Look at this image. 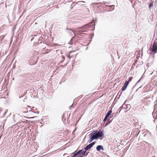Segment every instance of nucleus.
Masks as SVG:
<instances>
[{
    "instance_id": "a211bd4d",
    "label": "nucleus",
    "mask_w": 157,
    "mask_h": 157,
    "mask_svg": "<svg viewBox=\"0 0 157 157\" xmlns=\"http://www.w3.org/2000/svg\"><path fill=\"white\" fill-rule=\"evenodd\" d=\"M50 51H51L50 49H47L46 50V52L45 53H48Z\"/></svg>"
},
{
    "instance_id": "4468645a",
    "label": "nucleus",
    "mask_w": 157,
    "mask_h": 157,
    "mask_svg": "<svg viewBox=\"0 0 157 157\" xmlns=\"http://www.w3.org/2000/svg\"><path fill=\"white\" fill-rule=\"evenodd\" d=\"M132 77H129L128 78V81L129 82H131L132 80Z\"/></svg>"
},
{
    "instance_id": "5701e85b",
    "label": "nucleus",
    "mask_w": 157,
    "mask_h": 157,
    "mask_svg": "<svg viewBox=\"0 0 157 157\" xmlns=\"http://www.w3.org/2000/svg\"><path fill=\"white\" fill-rule=\"evenodd\" d=\"M80 2H82V3H85V2H84V1H79V2H78L77 4H78V5H79L80 4H79V3H80Z\"/></svg>"
},
{
    "instance_id": "9d476101",
    "label": "nucleus",
    "mask_w": 157,
    "mask_h": 157,
    "mask_svg": "<svg viewBox=\"0 0 157 157\" xmlns=\"http://www.w3.org/2000/svg\"><path fill=\"white\" fill-rule=\"evenodd\" d=\"M84 151H85V154H83V156H86L88 155V154L89 153V152L88 151L87 152V151H86V150H84Z\"/></svg>"
},
{
    "instance_id": "4be33fe9",
    "label": "nucleus",
    "mask_w": 157,
    "mask_h": 157,
    "mask_svg": "<svg viewBox=\"0 0 157 157\" xmlns=\"http://www.w3.org/2000/svg\"><path fill=\"white\" fill-rule=\"evenodd\" d=\"M72 154H73V155H71V157H77V155H75V153H72Z\"/></svg>"
},
{
    "instance_id": "a19ab883",
    "label": "nucleus",
    "mask_w": 157,
    "mask_h": 157,
    "mask_svg": "<svg viewBox=\"0 0 157 157\" xmlns=\"http://www.w3.org/2000/svg\"><path fill=\"white\" fill-rule=\"evenodd\" d=\"M133 86V87H132V89H133L134 88V86Z\"/></svg>"
},
{
    "instance_id": "dca6fc26",
    "label": "nucleus",
    "mask_w": 157,
    "mask_h": 157,
    "mask_svg": "<svg viewBox=\"0 0 157 157\" xmlns=\"http://www.w3.org/2000/svg\"><path fill=\"white\" fill-rule=\"evenodd\" d=\"M153 6V2H151L150 4L149 5V7L150 8L151 7H152Z\"/></svg>"
},
{
    "instance_id": "412c9836",
    "label": "nucleus",
    "mask_w": 157,
    "mask_h": 157,
    "mask_svg": "<svg viewBox=\"0 0 157 157\" xmlns=\"http://www.w3.org/2000/svg\"><path fill=\"white\" fill-rule=\"evenodd\" d=\"M142 77H143V76H142V77L140 78V79L137 82H136V83L135 85H136V84H137L138 83H139L140 82V81L141 80Z\"/></svg>"
},
{
    "instance_id": "6e6552de",
    "label": "nucleus",
    "mask_w": 157,
    "mask_h": 157,
    "mask_svg": "<svg viewBox=\"0 0 157 157\" xmlns=\"http://www.w3.org/2000/svg\"><path fill=\"white\" fill-rule=\"evenodd\" d=\"M112 113V110H109L106 113L105 115V116H107L108 117H109L111 115Z\"/></svg>"
},
{
    "instance_id": "c85d7f7f",
    "label": "nucleus",
    "mask_w": 157,
    "mask_h": 157,
    "mask_svg": "<svg viewBox=\"0 0 157 157\" xmlns=\"http://www.w3.org/2000/svg\"><path fill=\"white\" fill-rule=\"evenodd\" d=\"M29 63V64L30 65H33L34 64V62H33L32 63Z\"/></svg>"
},
{
    "instance_id": "39448f33",
    "label": "nucleus",
    "mask_w": 157,
    "mask_h": 157,
    "mask_svg": "<svg viewBox=\"0 0 157 157\" xmlns=\"http://www.w3.org/2000/svg\"><path fill=\"white\" fill-rule=\"evenodd\" d=\"M96 150L98 151H100L101 150L102 151L104 150V148L101 145H98L96 148Z\"/></svg>"
},
{
    "instance_id": "cd10ccee",
    "label": "nucleus",
    "mask_w": 157,
    "mask_h": 157,
    "mask_svg": "<svg viewBox=\"0 0 157 157\" xmlns=\"http://www.w3.org/2000/svg\"><path fill=\"white\" fill-rule=\"evenodd\" d=\"M125 83L127 84L128 85V84L129 83V82H128V81H126L125 82Z\"/></svg>"
},
{
    "instance_id": "aec40b11",
    "label": "nucleus",
    "mask_w": 157,
    "mask_h": 157,
    "mask_svg": "<svg viewBox=\"0 0 157 157\" xmlns=\"http://www.w3.org/2000/svg\"><path fill=\"white\" fill-rule=\"evenodd\" d=\"M146 93H147L146 92H144L142 93V94H141L142 96H144L145 95H146Z\"/></svg>"
},
{
    "instance_id": "58836bf2",
    "label": "nucleus",
    "mask_w": 157,
    "mask_h": 157,
    "mask_svg": "<svg viewBox=\"0 0 157 157\" xmlns=\"http://www.w3.org/2000/svg\"><path fill=\"white\" fill-rule=\"evenodd\" d=\"M25 98H24V99L23 100V101H25Z\"/></svg>"
},
{
    "instance_id": "1a4fd4ad",
    "label": "nucleus",
    "mask_w": 157,
    "mask_h": 157,
    "mask_svg": "<svg viewBox=\"0 0 157 157\" xmlns=\"http://www.w3.org/2000/svg\"><path fill=\"white\" fill-rule=\"evenodd\" d=\"M75 36L73 37L71 40L68 44H71L72 43V41L75 39Z\"/></svg>"
},
{
    "instance_id": "f3484780",
    "label": "nucleus",
    "mask_w": 157,
    "mask_h": 157,
    "mask_svg": "<svg viewBox=\"0 0 157 157\" xmlns=\"http://www.w3.org/2000/svg\"><path fill=\"white\" fill-rule=\"evenodd\" d=\"M95 144V142H93L92 143H91L90 144L91 145V146H92V147H93V145H94Z\"/></svg>"
},
{
    "instance_id": "b1692460",
    "label": "nucleus",
    "mask_w": 157,
    "mask_h": 157,
    "mask_svg": "<svg viewBox=\"0 0 157 157\" xmlns=\"http://www.w3.org/2000/svg\"><path fill=\"white\" fill-rule=\"evenodd\" d=\"M147 132H144L143 133V134H144V137L146 136V134H147Z\"/></svg>"
},
{
    "instance_id": "9b49d317",
    "label": "nucleus",
    "mask_w": 157,
    "mask_h": 157,
    "mask_svg": "<svg viewBox=\"0 0 157 157\" xmlns=\"http://www.w3.org/2000/svg\"><path fill=\"white\" fill-rule=\"evenodd\" d=\"M127 87H126V86H124V85H123V86L122 87L121 90L122 91H124L125 90Z\"/></svg>"
},
{
    "instance_id": "ea45409f",
    "label": "nucleus",
    "mask_w": 157,
    "mask_h": 157,
    "mask_svg": "<svg viewBox=\"0 0 157 157\" xmlns=\"http://www.w3.org/2000/svg\"><path fill=\"white\" fill-rule=\"evenodd\" d=\"M121 109H120V111H119V113H120V111H121Z\"/></svg>"
},
{
    "instance_id": "f03ea898",
    "label": "nucleus",
    "mask_w": 157,
    "mask_h": 157,
    "mask_svg": "<svg viewBox=\"0 0 157 157\" xmlns=\"http://www.w3.org/2000/svg\"><path fill=\"white\" fill-rule=\"evenodd\" d=\"M92 23H90L86 25H85L82 27H79L78 29L82 30V31H79V33H78V35L81 36V34H82V32H87L86 30H83L84 29H86L88 28H90L93 27V25H91Z\"/></svg>"
},
{
    "instance_id": "20e7f679",
    "label": "nucleus",
    "mask_w": 157,
    "mask_h": 157,
    "mask_svg": "<svg viewBox=\"0 0 157 157\" xmlns=\"http://www.w3.org/2000/svg\"><path fill=\"white\" fill-rule=\"evenodd\" d=\"M151 50L152 52H154L155 53L157 52V45L155 44H153L152 46V48H151Z\"/></svg>"
},
{
    "instance_id": "473e14b6",
    "label": "nucleus",
    "mask_w": 157,
    "mask_h": 157,
    "mask_svg": "<svg viewBox=\"0 0 157 157\" xmlns=\"http://www.w3.org/2000/svg\"><path fill=\"white\" fill-rule=\"evenodd\" d=\"M62 59H63V60L65 59L64 57L63 56H62Z\"/></svg>"
},
{
    "instance_id": "4c0bfd02",
    "label": "nucleus",
    "mask_w": 157,
    "mask_h": 157,
    "mask_svg": "<svg viewBox=\"0 0 157 157\" xmlns=\"http://www.w3.org/2000/svg\"><path fill=\"white\" fill-rule=\"evenodd\" d=\"M113 116H110V118H112V117H113Z\"/></svg>"
},
{
    "instance_id": "bb28decb",
    "label": "nucleus",
    "mask_w": 157,
    "mask_h": 157,
    "mask_svg": "<svg viewBox=\"0 0 157 157\" xmlns=\"http://www.w3.org/2000/svg\"><path fill=\"white\" fill-rule=\"evenodd\" d=\"M7 111H6L3 114V117H4V116L6 115V113L7 112Z\"/></svg>"
},
{
    "instance_id": "393cba45",
    "label": "nucleus",
    "mask_w": 157,
    "mask_h": 157,
    "mask_svg": "<svg viewBox=\"0 0 157 157\" xmlns=\"http://www.w3.org/2000/svg\"><path fill=\"white\" fill-rule=\"evenodd\" d=\"M30 111H32V112L34 113H37L38 114L39 113V112H33V111L32 110H29V112H30Z\"/></svg>"
},
{
    "instance_id": "f257e3e1",
    "label": "nucleus",
    "mask_w": 157,
    "mask_h": 157,
    "mask_svg": "<svg viewBox=\"0 0 157 157\" xmlns=\"http://www.w3.org/2000/svg\"><path fill=\"white\" fill-rule=\"evenodd\" d=\"M90 139L88 142L90 143L94 140L97 139L101 137L104 136V134L103 131L99 130L98 131L97 130L94 131L90 134Z\"/></svg>"
},
{
    "instance_id": "f704fd0d",
    "label": "nucleus",
    "mask_w": 157,
    "mask_h": 157,
    "mask_svg": "<svg viewBox=\"0 0 157 157\" xmlns=\"http://www.w3.org/2000/svg\"><path fill=\"white\" fill-rule=\"evenodd\" d=\"M21 97H23V96H20V95H19V98H21Z\"/></svg>"
},
{
    "instance_id": "79ce46f5",
    "label": "nucleus",
    "mask_w": 157,
    "mask_h": 157,
    "mask_svg": "<svg viewBox=\"0 0 157 157\" xmlns=\"http://www.w3.org/2000/svg\"><path fill=\"white\" fill-rule=\"evenodd\" d=\"M34 108V107H32L33 108Z\"/></svg>"
},
{
    "instance_id": "2f4dec72",
    "label": "nucleus",
    "mask_w": 157,
    "mask_h": 157,
    "mask_svg": "<svg viewBox=\"0 0 157 157\" xmlns=\"http://www.w3.org/2000/svg\"><path fill=\"white\" fill-rule=\"evenodd\" d=\"M124 85V86H126V87H127L128 85L126 84H125V83Z\"/></svg>"
},
{
    "instance_id": "6ab92c4d",
    "label": "nucleus",
    "mask_w": 157,
    "mask_h": 157,
    "mask_svg": "<svg viewBox=\"0 0 157 157\" xmlns=\"http://www.w3.org/2000/svg\"><path fill=\"white\" fill-rule=\"evenodd\" d=\"M153 44H155L156 45L157 44V38L155 40Z\"/></svg>"
},
{
    "instance_id": "423d86ee",
    "label": "nucleus",
    "mask_w": 157,
    "mask_h": 157,
    "mask_svg": "<svg viewBox=\"0 0 157 157\" xmlns=\"http://www.w3.org/2000/svg\"><path fill=\"white\" fill-rule=\"evenodd\" d=\"M66 30H67V33H69L71 34H72V33H74L75 35V33L74 31L72 30L68 29L67 28H66Z\"/></svg>"
},
{
    "instance_id": "7ed1b4c3",
    "label": "nucleus",
    "mask_w": 157,
    "mask_h": 157,
    "mask_svg": "<svg viewBox=\"0 0 157 157\" xmlns=\"http://www.w3.org/2000/svg\"><path fill=\"white\" fill-rule=\"evenodd\" d=\"M85 151H83L82 149H81L78 151H75V152L74 155H82L83 156V154L85 153Z\"/></svg>"
},
{
    "instance_id": "72a5a7b5",
    "label": "nucleus",
    "mask_w": 157,
    "mask_h": 157,
    "mask_svg": "<svg viewBox=\"0 0 157 157\" xmlns=\"http://www.w3.org/2000/svg\"><path fill=\"white\" fill-rule=\"evenodd\" d=\"M80 155H78V156L77 157H83V156L82 155H81V156H80Z\"/></svg>"
},
{
    "instance_id": "c9c22d12",
    "label": "nucleus",
    "mask_w": 157,
    "mask_h": 157,
    "mask_svg": "<svg viewBox=\"0 0 157 157\" xmlns=\"http://www.w3.org/2000/svg\"><path fill=\"white\" fill-rule=\"evenodd\" d=\"M73 106V105H71L70 107V108H71V107H72Z\"/></svg>"
},
{
    "instance_id": "7c9ffc66",
    "label": "nucleus",
    "mask_w": 157,
    "mask_h": 157,
    "mask_svg": "<svg viewBox=\"0 0 157 157\" xmlns=\"http://www.w3.org/2000/svg\"><path fill=\"white\" fill-rule=\"evenodd\" d=\"M149 98V97H146L144 98V99H146L147 100Z\"/></svg>"
},
{
    "instance_id": "e433bc0d",
    "label": "nucleus",
    "mask_w": 157,
    "mask_h": 157,
    "mask_svg": "<svg viewBox=\"0 0 157 157\" xmlns=\"http://www.w3.org/2000/svg\"><path fill=\"white\" fill-rule=\"evenodd\" d=\"M44 49H44V48H43V49H42V52H43V51H44Z\"/></svg>"
},
{
    "instance_id": "c756f323",
    "label": "nucleus",
    "mask_w": 157,
    "mask_h": 157,
    "mask_svg": "<svg viewBox=\"0 0 157 157\" xmlns=\"http://www.w3.org/2000/svg\"><path fill=\"white\" fill-rule=\"evenodd\" d=\"M67 155V154H66V153H65L64 154V155H63V156L65 157H67L66 156V155Z\"/></svg>"
},
{
    "instance_id": "2eb2a0df",
    "label": "nucleus",
    "mask_w": 157,
    "mask_h": 157,
    "mask_svg": "<svg viewBox=\"0 0 157 157\" xmlns=\"http://www.w3.org/2000/svg\"><path fill=\"white\" fill-rule=\"evenodd\" d=\"M108 117H107V116H105V117L103 120V122H105V121H107V118H108Z\"/></svg>"
},
{
    "instance_id": "f8f14e48",
    "label": "nucleus",
    "mask_w": 157,
    "mask_h": 157,
    "mask_svg": "<svg viewBox=\"0 0 157 157\" xmlns=\"http://www.w3.org/2000/svg\"><path fill=\"white\" fill-rule=\"evenodd\" d=\"M112 119L110 120V121H109V119L107 120V123L105 124V126H106L107 125H108L109 124L111 123V122H112Z\"/></svg>"
},
{
    "instance_id": "0eeeda50",
    "label": "nucleus",
    "mask_w": 157,
    "mask_h": 157,
    "mask_svg": "<svg viewBox=\"0 0 157 157\" xmlns=\"http://www.w3.org/2000/svg\"><path fill=\"white\" fill-rule=\"evenodd\" d=\"M92 147L91 146V145L90 144H89L88 145H87L84 148V149L86 150V151H87L89 149L91 148Z\"/></svg>"
},
{
    "instance_id": "a878e982",
    "label": "nucleus",
    "mask_w": 157,
    "mask_h": 157,
    "mask_svg": "<svg viewBox=\"0 0 157 157\" xmlns=\"http://www.w3.org/2000/svg\"><path fill=\"white\" fill-rule=\"evenodd\" d=\"M140 132V131H139L138 132V133H136V134H135V136H137L139 134V133Z\"/></svg>"
},
{
    "instance_id": "ddd939ff",
    "label": "nucleus",
    "mask_w": 157,
    "mask_h": 157,
    "mask_svg": "<svg viewBox=\"0 0 157 157\" xmlns=\"http://www.w3.org/2000/svg\"><path fill=\"white\" fill-rule=\"evenodd\" d=\"M118 114V112H117L116 113H113L112 115H113V118H114L116 117V114Z\"/></svg>"
},
{
    "instance_id": "37998d69",
    "label": "nucleus",
    "mask_w": 157,
    "mask_h": 157,
    "mask_svg": "<svg viewBox=\"0 0 157 157\" xmlns=\"http://www.w3.org/2000/svg\"><path fill=\"white\" fill-rule=\"evenodd\" d=\"M27 107H29V105H28V106H27Z\"/></svg>"
}]
</instances>
